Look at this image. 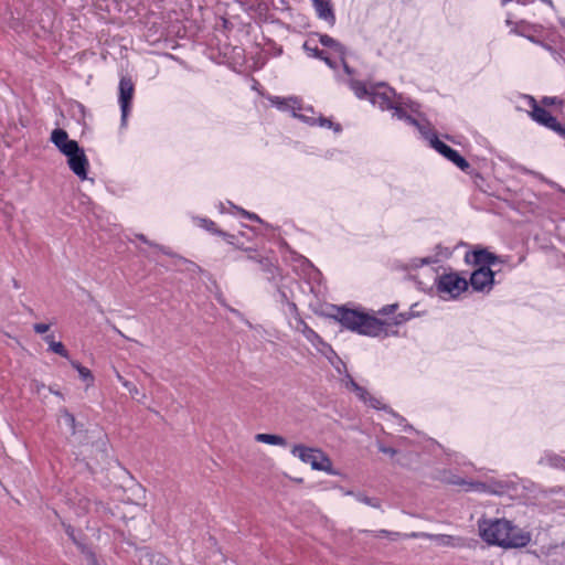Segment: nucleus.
<instances>
[{
    "instance_id": "obj_9",
    "label": "nucleus",
    "mask_w": 565,
    "mask_h": 565,
    "mask_svg": "<svg viewBox=\"0 0 565 565\" xmlns=\"http://www.w3.org/2000/svg\"><path fill=\"white\" fill-rule=\"evenodd\" d=\"M70 169L82 180L87 178L88 160L83 149L77 146V150L72 154H65Z\"/></svg>"
},
{
    "instance_id": "obj_25",
    "label": "nucleus",
    "mask_w": 565,
    "mask_h": 565,
    "mask_svg": "<svg viewBox=\"0 0 565 565\" xmlns=\"http://www.w3.org/2000/svg\"><path fill=\"white\" fill-rule=\"evenodd\" d=\"M351 88L359 98H364L366 96L371 98L372 92H369L367 88L362 83L352 82Z\"/></svg>"
},
{
    "instance_id": "obj_22",
    "label": "nucleus",
    "mask_w": 565,
    "mask_h": 565,
    "mask_svg": "<svg viewBox=\"0 0 565 565\" xmlns=\"http://www.w3.org/2000/svg\"><path fill=\"white\" fill-rule=\"evenodd\" d=\"M348 494L353 495L358 502L364 503L375 509L381 508V503L377 499L370 498L363 493L353 494L352 492H348Z\"/></svg>"
},
{
    "instance_id": "obj_20",
    "label": "nucleus",
    "mask_w": 565,
    "mask_h": 565,
    "mask_svg": "<svg viewBox=\"0 0 565 565\" xmlns=\"http://www.w3.org/2000/svg\"><path fill=\"white\" fill-rule=\"evenodd\" d=\"M44 340L49 344V348L52 352H54L63 358H68V352L65 349L64 344L62 342L55 341L54 337L52 334L46 335L44 338Z\"/></svg>"
},
{
    "instance_id": "obj_33",
    "label": "nucleus",
    "mask_w": 565,
    "mask_h": 565,
    "mask_svg": "<svg viewBox=\"0 0 565 565\" xmlns=\"http://www.w3.org/2000/svg\"><path fill=\"white\" fill-rule=\"evenodd\" d=\"M343 66H344L345 72H347V73H350V68H349V66L347 65V63H345V62H343Z\"/></svg>"
},
{
    "instance_id": "obj_19",
    "label": "nucleus",
    "mask_w": 565,
    "mask_h": 565,
    "mask_svg": "<svg viewBox=\"0 0 565 565\" xmlns=\"http://www.w3.org/2000/svg\"><path fill=\"white\" fill-rule=\"evenodd\" d=\"M140 565H167L166 558L161 554H153L147 550L140 551Z\"/></svg>"
},
{
    "instance_id": "obj_16",
    "label": "nucleus",
    "mask_w": 565,
    "mask_h": 565,
    "mask_svg": "<svg viewBox=\"0 0 565 565\" xmlns=\"http://www.w3.org/2000/svg\"><path fill=\"white\" fill-rule=\"evenodd\" d=\"M312 2L319 18L327 20L332 25L334 23V14L329 2L324 0H312Z\"/></svg>"
},
{
    "instance_id": "obj_15",
    "label": "nucleus",
    "mask_w": 565,
    "mask_h": 565,
    "mask_svg": "<svg viewBox=\"0 0 565 565\" xmlns=\"http://www.w3.org/2000/svg\"><path fill=\"white\" fill-rule=\"evenodd\" d=\"M116 379L121 383V385L130 393L131 397L136 399L138 403H143L146 401V393L140 391L134 383L124 379L121 374L115 370Z\"/></svg>"
},
{
    "instance_id": "obj_28",
    "label": "nucleus",
    "mask_w": 565,
    "mask_h": 565,
    "mask_svg": "<svg viewBox=\"0 0 565 565\" xmlns=\"http://www.w3.org/2000/svg\"><path fill=\"white\" fill-rule=\"evenodd\" d=\"M92 437H96V448L102 452L105 451L106 443L100 431H92Z\"/></svg>"
},
{
    "instance_id": "obj_10",
    "label": "nucleus",
    "mask_w": 565,
    "mask_h": 565,
    "mask_svg": "<svg viewBox=\"0 0 565 565\" xmlns=\"http://www.w3.org/2000/svg\"><path fill=\"white\" fill-rule=\"evenodd\" d=\"M51 141L64 156L75 152L78 146L77 141L68 138V135L65 130L58 128L52 131Z\"/></svg>"
},
{
    "instance_id": "obj_12",
    "label": "nucleus",
    "mask_w": 565,
    "mask_h": 565,
    "mask_svg": "<svg viewBox=\"0 0 565 565\" xmlns=\"http://www.w3.org/2000/svg\"><path fill=\"white\" fill-rule=\"evenodd\" d=\"M134 96V84L130 78L122 77L119 83V103L121 107V119L126 121L129 105Z\"/></svg>"
},
{
    "instance_id": "obj_2",
    "label": "nucleus",
    "mask_w": 565,
    "mask_h": 565,
    "mask_svg": "<svg viewBox=\"0 0 565 565\" xmlns=\"http://www.w3.org/2000/svg\"><path fill=\"white\" fill-rule=\"evenodd\" d=\"M333 318L344 328L369 337L387 335L388 327L392 326L388 321H381L364 312L347 308H337Z\"/></svg>"
},
{
    "instance_id": "obj_7",
    "label": "nucleus",
    "mask_w": 565,
    "mask_h": 565,
    "mask_svg": "<svg viewBox=\"0 0 565 565\" xmlns=\"http://www.w3.org/2000/svg\"><path fill=\"white\" fill-rule=\"evenodd\" d=\"M57 425L74 436L77 443H84V439L82 438V425L76 422L74 415L66 408L60 409L57 415Z\"/></svg>"
},
{
    "instance_id": "obj_13",
    "label": "nucleus",
    "mask_w": 565,
    "mask_h": 565,
    "mask_svg": "<svg viewBox=\"0 0 565 565\" xmlns=\"http://www.w3.org/2000/svg\"><path fill=\"white\" fill-rule=\"evenodd\" d=\"M532 117L537 122L565 135V129L561 126V124L553 117L548 111L544 108L535 106L532 110Z\"/></svg>"
},
{
    "instance_id": "obj_18",
    "label": "nucleus",
    "mask_w": 565,
    "mask_h": 565,
    "mask_svg": "<svg viewBox=\"0 0 565 565\" xmlns=\"http://www.w3.org/2000/svg\"><path fill=\"white\" fill-rule=\"evenodd\" d=\"M255 440L262 444L278 447H286L288 445L287 440L282 436L276 434L260 433L255 435Z\"/></svg>"
},
{
    "instance_id": "obj_11",
    "label": "nucleus",
    "mask_w": 565,
    "mask_h": 565,
    "mask_svg": "<svg viewBox=\"0 0 565 565\" xmlns=\"http://www.w3.org/2000/svg\"><path fill=\"white\" fill-rule=\"evenodd\" d=\"M470 282L475 290H489L493 284V271L489 267L482 266L472 273Z\"/></svg>"
},
{
    "instance_id": "obj_17",
    "label": "nucleus",
    "mask_w": 565,
    "mask_h": 565,
    "mask_svg": "<svg viewBox=\"0 0 565 565\" xmlns=\"http://www.w3.org/2000/svg\"><path fill=\"white\" fill-rule=\"evenodd\" d=\"M495 259V256L489 253L486 249L475 250L470 255H467V260L472 262L475 264L481 265H489L492 264Z\"/></svg>"
},
{
    "instance_id": "obj_31",
    "label": "nucleus",
    "mask_w": 565,
    "mask_h": 565,
    "mask_svg": "<svg viewBox=\"0 0 565 565\" xmlns=\"http://www.w3.org/2000/svg\"><path fill=\"white\" fill-rule=\"evenodd\" d=\"M436 540L440 541V544L449 545L451 537L449 536H435Z\"/></svg>"
},
{
    "instance_id": "obj_3",
    "label": "nucleus",
    "mask_w": 565,
    "mask_h": 565,
    "mask_svg": "<svg viewBox=\"0 0 565 565\" xmlns=\"http://www.w3.org/2000/svg\"><path fill=\"white\" fill-rule=\"evenodd\" d=\"M290 452L301 462L309 465L312 470L323 471L332 476L338 473L333 469L331 459L318 448H310L302 444H296L291 447Z\"/></svg>"
},
{
    "instance_id": "obj_21",
    "label": "nucleus",
    "mask_w": 565,
    "mask_h": 565,
    "mask_svg": "<svg viewBox=\"0 0 565 565\" xmlns=\"http://www.w3.org/2000/svg\"><path fill=\"white\" fill-rule=\"evenodd\" d=\"M71 364H72V366H73L74 369H76V370H77V372H78V374H79V377H81L83 381L87 382V383H88V385H92V384H93V382H94V376H93L92 372H90L87 367L82 366L79 363H77V362H75V361H72V363H71Z\"/></svg>"
},
{
    "instance_id": "obj_6",
    "label": "nucleus",
    "mask_w": 565,
    "mask_h": 565,
    "mask_svg": "<svg viewBox=\"0 0 565 565\" xmlns=\"http://www.w3.org/2000/svg\"><path fill=\"white\" fill-rule=\"evenodd\" d=\"M466 289V279L456 274L444 275L438 281V291L444 298H456Z\"/></svg>"
},
{
    "instance_id": "obj_27",
    "label": "nucleus",
    "mask_w": 565,
    "mask_h": 565,
    "mask_svg": "<svg viewBox=\"0 0 565 565\" xmlns=\"http://www.w3.org/2000/svg\"><path fill=\"white\" fill-rule=\"evenodd\" d=\"M374 536L377 537V539L387 537V539L394 541L397 537H399V533L390 532V531H386V530H380L377 532H374Z\"/></svg>"
},
{
    "instance_id": "obj_29",
    "label": "nucleus",
    "mask_w": 565,
    "mask_h": 565,
    "mask_svg": "<svg viewBox=\"0 0 565 565\" xmlns=\"http://www.w3.org/2000/svg\"><path fill=\"white\" fill-rule=\"evenodd\" d=\"M34 331L36 333H45L50 330V324H46V323H35L34 327H33Z\"/></svg>"
},
{
    "instance_id": "obj_4",
    "label": "nucleus",
    "mask_w": 565,
    "mask_h": 565,
    "mask_svg": "<svg viewBox=\"0 0 565 565\" xmlns=\"http://www.w3.org/2000/svg\"><path fill=\"white\" fill-rule=\"evenodd\" d=\"M395 93L385 86H381L379 90L372 92L371 94V103L373 105H377L382 109H394L393 116L398 119L408 120L411 124L419 127L418 122L415 119H412L409 116H406L401 107L395 106V102L393 100Z\"/></svg>"
},
{
    "instance_id": "obj_26",
    "label": "nucleus",
    "mask_w": 565,
    "mask_h": 565,
    "mask_svg": "<svg viewBox=\"0 0 565 565\" xmlns=\"http://www.w3.org/2000/svg\"><path fill=\"white\" fill-rule=\"evenodd\" d=\"M305 49L313 56L316 57H320L322 58L330 67H334V65L332 64V62L328 58V57H324L322 56V53L317 49V47H309V44L308 42L305 43Z\"/></svg>"
},
{
    "instance_id": "obj_24",
    "label": "nucleus",
    "mask_w": 565,
    "mask_h": 565,
    "mask_svg": "<svg viewBox=\"0 0 565 565\" xmlns=\"http://www.w3.org/2000/svg\"><path fill=\"white\" fill-rule=\"evenodd\" d=\"M320 43L324 46L333 47L337 52L343 55V47L335 40L328 35H320Z\"/></svg>"
},
{
    "instance_id": "obj_5",
    "label": "nucleus",
    "mask_w": 565,
    "mask_h": 565,
    "mask_svg": "<svg viewBox=\"0 0 565 565\" xmlns=\"http://www.w3.org/2000/svg\"><path fill=\"white\" fill-rule=\"evenodd\" d=\"M269 100H270L271 105L276 106L277 108H279L281 110H291L294 117H299V118L303 119L306 122H308L309 125L319 124L321 127H329V128H331L333 126L331 120L323 118V117H319V118L310 117L309 118V117L298 115L297 110L300 109V105L296 97H288V98L271 97Z\"/></svg>"
},
{
    "instance_id": "obj_8",
    "label": "nucleus",
    "mask_w": 565,
    "mask_h": 565,
    "mask_svg": "<svg viewBox=\"0 0 565 565\" xmlns=\"http://www.w3.org/2000/svg\"><path fill=\"white\" fill-rule=\"evenodd\" d=\"M431 147L437 150L445 158L454 162L461 170H466L469 168V163L462 158L456 150L451 149L449 146L440 141L437 137L429 138Z\"/></svg>"
},
{
    "instance_id": "obj_34",
    "label": "nucleus",
    "mask_w": 565,
    "mask_h": 565,
    "mask_svg": "<svg viewBox=\"0 0 565 565\" xmlns=\"http://www.w3.org/2000/svg\"><path fill=\"white\" fill-rule=\"evenodd\" d=\"M138 237H139L140 239H142V241H146V239H145V237H143V235H139Z\"/></svg>"
},
{
    "instance_id": "obj_14",
    "label": "nucleus",
    "mask_w": 565,
    "mask_h": 565,
    "mask_svg": "<svg viewBox=\"0 0 565 565\" xmlns=\"http://www.w3.org/2000/svg\"><path fill=\"white\" fill-rule=\"evenodd\" d=\"M345 387L355 393V395L363 402L370 403L374 408L380 407V402L372 396H369L367 392L359 386L352 379H349L345 383Z\"/></svg>"
},
{
    "instance_id": "obj_32",
    "label": "nucleus",
    "mask_w": 565,
    "mask_h": 565,
    "mask_svg": "<svg viewBox=\"0 0 565 565\" xmlns=\"http://www.w3.org/2000/svg\"><path fill=\"white\" fill-rule=\"evenodd\" d=\"M543 104H545V105H552V104H555V98H553V97H545V98L543 99Z\"/></svg>"
},
{
    "instance_id": "obj_23",
    "label": "nucleus",
    "mask_w": 565,
    "mask_h": 565,
    "mask_svg": "<svg viewBox=\"0 0 565 565\" xmlns=\"http://www.w3.org/2000/svg\"><path fill=\"white\" fill-rule=\"evenodd\" d=\"M32 391L36 394L39 398L42 401H45L49 393V386H46L44 383L39 382L36 380L31 382Z\"/></svg>"
},
{
    "instance_id": "obj_30",
    "label": "nucleus",
    "mask_w": 565,
    "mask_h": 565,
    "mask_svg": "<svg viewBox=\"0 0 565 565\" xmlns=\"http://www.w3.org/2000/svg\"><path fill=\"white\" fill-rule=\"evenodd\" d=\"M49 393L57 396L58 398H61L62 401H64V395L58 391V390H55L53 386H49Z\"/></svg>"
},
{
    "instance_id": "obj_1",
    "label": "nucleus",
    "mask_w": 565,
    "mask_h": 565,
    "mask_svg": "<svg viewBox=\"0 0 565 565\" xmlns=\"http://www.w3.org/2000/svg\"><path fill=\"white\" fill-rule=\"evenodd\" d=\"M480 537L489 545L503 548L524 547L531 542V534L507 519H480L478 521Z\"/></svg>"
}]
</instances>
